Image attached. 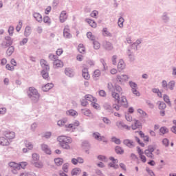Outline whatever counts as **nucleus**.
Masks as SVG:
<instances>
[{
	"label": "nucleus",
	"mask_w": 176,
	"mask_h": 176,
	"mask_svg": "<svg viewBox=\"0 0 176 176\" xmlns=\"http://www.w3.org/2000/svg\"><path fill=\"white\" fill-rule=\"evenodd\" d=\"M25 36H30L31 35V27L27 26L24 32Z\"/></svg>",
	"instance_id": "72a5a7b5"
},
{
	"label": "nucleus",
	"mask_w": 176,
	"mask_h": 176,
	"mask_svg": "<svg viewBox=\"0 0 176 176\" xmlns=\"http://www.w3.org/2000/svg\"><path fill=\"white\" fill-rule=\"evenodd\" d=\"M69 167V164L65 163L63 166V170L65 173H68V168Z\"/></svg>",
	"instance_id": "8fccbe9b"
},
{
	"label": "nucleus",
	"mask_w": 176,
	"mask_h": 176,
	"mask_svg": "<svg viewBox=\"0 0 176 176\" xmlns=\"http://www.w3.org/2000/svg\"><path fill=\"white\" fill-rule=\"evenodd\" d=\"M33 164L34 167H36L37 168H42V167H43V164L41 162H33Z\"/></svg>",
	"instance_id": "c03bdc74"
},
{
	"label": "nucleus",
	"mask_w": 176,
	"mask_h": 176,
	"mask_svg": "<svg viewBox=\"0 0 176 176\" xmlns=\"http://www.w3.org/2000/svg\"><path fill=\"white\" fill-rule=\"evenodd\" d=\"M163 98H164V101H165L166 104H168V105L171 107V101H170V97H168V96L167 95H164Z\"/></svg>",
	"instance_id": "c9c22d12"
},
{
	"label": "nucleus",
	"mask_w": 176,
	"mask_h": 176,
	"mask_svg": "<svg viewBox=\"0 0 176 176\" xmlns=\"http://www.w3.org/2000/svg\"><path fill=\"white\" fill-rule=\"evenodd\" d=\"M91 105L95 109H100V104H98L97 102H94L93 103L91 104Z\"/></svg>",
	"instance_id": "bf43d9fd"
},
{
	"label": "nucleus",
	"mask_w": 176,
	"mask_h": 176,
	"mask_svg": "<svg viewBox=\"0 0 176 176\" xmlns=\"http://www.w3.org/2000/svg\"><path fill=\"white\" fill-rule=\"evenodd\" d=\"M68 122V120H67L66 118H64L63 120H60L58 121L57 124L58 126H59L60 127H63L65 126H68V124H67V123Z\"/></svg>",
	"instance_id": "aec40b11"
},
{
	"label": "nucleus",
	"mask_w": 176,
	"mask_h": 176,
	"mask_svg": "<svg viewBox=\"0 0 176 176\" xmlns=\"http://www.w3.org/2000/svg\"><path fill=\"white\" fill-rule=\"evenodd\" d=\"M139 135H140L141 138H143L144 142H149V136L145 135V133L142 131H138Z\"/></svg>",
	"instance_id": "412c9836"
},
{
	"label": "nucleus",
	"mask_w": 176,
	"mask_h": 176,
	"mask_svg": "<svg viewBox=\"0 0 176 176\" xmlns=\"http://www.w3.org/2000/svg\"><path fill=\"white\" fill-rule=\"evenodd\" d=\"M21 27H23V22L19 21V24L17 25V26L16 28V30L18 32L20 31V30H21Z\"/></svg>",
	"instance_id": "e2e57ef3"
},
{
	"label": "nucleus",
	"mask_w": 176,
	"mask_h": 176,
	"mask_svg": "<svg viewBox=\"0 0 176 176\" xmlns=\"http://www.w3.org/2000/svg\"><path fill=\"white\" fill-rule=\"evenodd\" d=\"M116 153H119L120 155L124 153V151L123 150V148H122V147H120L119 146H117L116 147Z\"/></svg>",
	"instance_id": "4c0bfd02"
},
{
	"label": "nucleus",
	"mask_w": 176,
	"mask_h": 176,
	"mask_svg": "<svg viewBox=\"0 0 176 176\" xmlns=\"http://www.w3.org/2000/svg\"><path fill=\"white\" fill-rule=\"evenodd\" d=\"M93 137L98 141H102V142H108V140L105 137L100 135L99 133H95L93 134Z\"/></svg>",
	"instance_id": "6e6552de"
},
{
	"label": "nucleus",
	"mask_w": 176,
	"mask_h": 176,
	"mask_svg": "<svg viewBox=\"0 0 176 176\" xmlns=\"http://www.w3.org/2000/svg\"><path fill=\"white\" fill-rule=\"evenodd\" d=\"M13 52H14V47H10L8 50H7V54L8 56H12L13 54Z\"/></svg>",
	"instance_id": "de8ad7c7"
},
{
	"label": "nucleus",
	"mask_w": 176,
	"mask_h": 176,
	"mask_svg": "<svg viewBox=\"0 0 176 176\" xmlns=\"http://www.w3.org/2000/svg\"><path fill=\"white\" fill-rule=\"evenodd\" d=\"M81 111L86 116H90V115H91V111L89 109H82Z\"/></svg>",
	"instance_id": "09e8293b"
},
{
	"label": "nucleus",
	"mask_w": 176,
	"mask_h": 176,
	"mask_svg": "<svg viewBox=\"0 0 176 176\" xmlns=\"http://www.w3.org/2000/svg\"><path fill=\"white\" fill-rule=\"evenodd\" d=\"M87 36L89 39H91V41H94V36H93V33H91V32H87Z\"/></svg>",
	"instance_id": "13d9d810"
},
{
	"label": "nucleus",
	"mask_w": 176,
	"mask_h": 176,
	"mask_svg": "<svg viewBox=\"0 0 176 176\" xmlns=\"http://www.w3.org/2000/svg\"><path fill=\"white\" fill-rule=\"evenodd\" d=\"M53 86H54L53 83H47L43 87H42V90L43 91H49L50 89H53Z\"/></svg>",
	"instance_id": "4be33fe9"
},
{
	"label": "nucleus",
	"mask_w": 176,
	"mask_h": 176,
	"mask_svg": "<svg viewBox=\"0 0 176 176\" xmlns=\"http://www.w3.org/2000/svg\"><path fill=\"white\" fill-rule=\"evenodd\" d=\"M160 131L162 134H167L168 133V129L166 126H162L160 128Z\"/></svg>",
	"instance_id": "37998d69"
},
{
	"label": "nucleus",
	"mask_w": 176,
	"mask_h": 176,
	"mask_svg": "<svg viewBox=\"0 0 176 176\" xmlns=\"http://www.w3.org/2000/svg\"><path fill=\"white\" fill-rule=\"evenodd\" d=\"M54 163L56 166H62L64 163V160L63 158H55Z\"/></svg>",
	"instance_id": "c85d7f7f"
},
{
	"label": "nucleus",
	"mask_w": 176,
	"mask_h": 176,
	"mask_svg": "<svg viewBox=\"0 0 176 176\" xmlns=\"http://www.w3.org/2000/svg\"><path fill=\"white\" fill-rule=\"evenodd\" d=\"M42 76L43 79H45V80H50V77L49 76V73L43 70L42 71Z\"/></svg>",
	"instance_id": "7c9ffc66"
},
{
	"label": "nucleus",
	"mask_w": 176,
	"mask_h": 176,
	"mask_svg": "<svg viewBox=\"0 0 176 176\" xmlns=\"http://www.w3.org/2000/svg\"><path fill=\"white\" fill-rule=\"evenodd\" d=\"M85 100L87 101H89V102L94 103L97 102V98H96L93 95L91 94H87L85 96Z\"/></svg>",
	"instance_id": "9d476101"
},
{
	"label": "nucleus",
	"mask_w": 176,
	"mask_h": 176,
	"mask_svg": "<svg viewBox=\"0 0 176 176\" xmlns=\"http://www.w3.org/2000/svg\"><path fill=\"white\" fill-rule=\"evenodd\" d=\"M159 109H161V111H164L166 107V103L162 102H159Z\"/></svg>",
	"instance_id": "a18cd8bd"
},
{
	"label": "nucleus",
	"mask_w": 176,
	"mask_h": 176,
	"mask_svg": "<svg viewBox=\"0 0 176 176\" xmlns=\"http://www.w3.org/2000/svg\"><path fill=\"white\" fill-rule=\"evenodd\" d=\"M33 16L38 21V23H42L43 21V18L42 17V14L38 12H34L33 14Z\"/></svg>",
	"instance_id": "2eb2a0df"
},
{
	"label": "nucleus",
	"mask_w": 176,
	"mask_h": 176,
	"mask_svg": "<svg viewBox=\"0 0 176 176\" xmlns=\"http://www.w3.org/2000/svg\"><path fill=\"white\" fill-rule=\"evenodd\" d=\"M54 67H55V68H61L64 67V63L59 59L56 60L54 61Z\"/></svg>",
	"instance_id": "f3484780"
},
{
	"label": "nucleus",
	"mask_w": 176,
	"mask_h": 176,
	"mask_svg": "<svg viewBox=\"0 0 176 176\" xmlns=\"http://www.w3.org/2000/svg\"><path fill=\"white\" fill-rule=\"evenodd\" d=\"M132 130H137V129L141 127V122L137 120H135V122L131 125Z\"/></svg>",
	"instance_id": "a878e982"
},
{
	"label": "nucleus",
	"mask_w": 176,
	"mask_h": 176,
	"mask_svg": "<svg viewBox=\"0 0 176 176\" xmlns=\"http://www.w3.org/2000/svg\"><path fill=\"white\" fill-rule=\"evenodd\" d=\"M41 65L43 69H45V71H49L50 69V67L49 66L47 61L44 59L41 60Z\"/></svg>",
	"instance_id": "dca6fc26"
},
{
	"label": "nucleus",
	"mask_w": 176,
	"mask_h": 176,
	"mask_svg": "<svg viewBox=\"0 0 176 176\" xmlns=\"http://www.w3.org/2000/svg\"><path fill=\"white\" fill-rule=\"evenodd\" d=\"M123 142L124 145H126V146H129V148H133V146H134V142L129 139L124 140Z\"/></svg>",
	"instance_id": "bb28decb"
},
{
	"label": "nucleus",
	"mask_w": 176,
	"mask_h": 176,
	"mask_svg": "<svg viewBox=\"0 0 176 176\" xmlns=\"http://www.w3.org/2000/svg\"><path fill=\"white\" fill-rule=\"evenodd\" d=\"M63 53H64V50L62 48H58L56 52V56H61Z\"/></svg>",
	"instance_id": "052dcab7"
},
{
	"label": "nucleus",
	"mask_w": 176,
	"mask_h": 176,
	"mask_svg": "<svg viewBox=\"0 0 176 176\" xmlns=\"http://www.w3.org/2000/svg\"><path fill=\"white\" fill-rule=\"evenodd\" d=\"M43 23H45V24H47V25H51L52 24V19H50V17H49L48 16H45L43 17Z\"/></svg>",
	"instance_id": "cd10ccee"
},
{
	"label": "nucleus",
	"mask_w": 176,
	"mask_h": 176,
	"mask_svg": "<svg viewBox=\"0 0 176 176\" xmlns=\"http://www.w3.org/2000/svg\"><path fill=\"white\" fill-rule=\"evenodd\" d=\"M116 126L118 127V129H125L126 130H130V126L124 124V123H123L122 121L117 122Z\"/></svg>",
	"instance_id": "4468645a"
},
{
	"label": "nucleus",
	"mask_w": 176,
	"mask_h": 176,
	"mask_svg": "<svg viewBox=\"0 0 176 176\" xmlns=\"http://www.w3.org/2000/svg\"><path fill=\"white\" fill-rule=\"evenodd\" d=\"M57 140L61 148L63 149H71V146H69V144L72 143V139L71 138L61 135L58 137Z\"/></svg>",
	"instance_id": "f257e3e1"
},
{
	"label": "nucleus",
	"mask_w": 176,
	"mask_h": 176,
	"mask_svg": "<svg viewBox=\"0 0 176 176\" xmlns=\"http://www.w3.org/2000/svg\"><path fill=\"white\" fill-rule=\"evenodd\" d=\"M63 36L67 39H70V38H72V34H71V30L69 29V26H65V28L63 30Z\"/></svg>",
	"instance_id": "20e7f679"
},
{
	"label": "nucleus",
	"mask_w": 176,
	"mask_h": 176,
	"mask_svg": "<svg viewBox=\"0 0 176 176\" xmlns=\"http://www.w3.org/2000/svg\"><path fill=\"white\" fill-rule=\"evenodd\" d=\"M8 165L11 168H12V173L14 174H17L16 170H20V165H19L18 163H16L14 162H10Z\"/></svg>",
	"instance_id": "39448f33"
},
{
	"label": "nucleus",
	"mask_w": 176,
	"mask_h": 176,
	"mask_svg": "<svg viewBox=\"0 0 176 176\" xmlns=\"http://www.w3.org/2000/svg\"><path fill=\"white\" fill-rule=\"evenodd\" d=\"M4 135L8 140H13L16 137V133L13 131H6L4 132Z\"/></svg>",
	"instance_id": "0eeeda50"
},
{
	"label": "nucleus",
	"mask_w": 176,
	"mask_h": 176,
	"mask_svg": "<svg viewBox=\"0 0 176 176\" xmlns=\"http://www.w3.org/2000/svg\"><path fill=\"white\" fill-rule=\"evenodd\" d=\"M101 76V70L96 69L92 74L93 79H97V78H100Z\"/></svg>",
	"instance_id": "5701e85b"
},
{
	"label": "nucleus",
	"mask_w": 176,
	"mask_h": 176,
	"mask_svg": "<svg viewBox=\"0 0 176 176\" xmlns=\"http://www.w3.org/2000/svg\"><path fill=\"white\" fill-rule=\"evenodd\" d=\"M67 19L68 15L67 14V11H62L59 16L60 23H65Z\"/></svg>",
	"instance_id": "1a4fd4ad"
},
{
	"label": "nucleus",
	"mask_w": 176,
	"mask_h": 176,
	"mask_svg": "<svg viewBox=\"0 0 176 176\" xmlns=\"http://www.w3.org/2000/svg\"><path fill=\"white\" fill-rule=\"evenodd\" d=\"M49 58H50V60H52V61H56V60H58V56H57V55H54L53 54H50Z\"/></svg>",
	"instance_id": "a19ab883"
},
{
	"label": "nucleus",
	"mask_w": 176,
	"mask_h": 176,
	"mask_svg": "<svg viewBox=\"0 0 176 176\" xmlns=\"http://www.w3.org/2000/svg\"><path fill=\"white\" fill-rule=\"evenodd\" d=\"M104 46L108 50H111V49H112V45L109 42H105Z\"/></svg>",
	"instance_id": "3c124183"
},
{
	"label": "nucleus",
	"mask_w": 176,
	"mask_h": 176,
	"mask_svg": "<svg viewBox=\"0 0 176 176\" xmlns=\"http://www.w3.org/2000/svg\"><path fill=\"white\" fill-rule=\"evenodd\" d=\"M6 69H8V71H14V67L10 66L9 64H7V65H6Z\"/></svg>",
	"instance_id": "774afa93"
},
{
	"label": "nucleus",
	"mask_w": 176,
	"mask_h": 176,
	"mask_svg": "<svg viewBox=\"0 0 176 176\" xmlns=\"http://www.w3.org/2000/svg\"><path fill=\"white\" fill-rule=\"evenodd\" d=\"M144 153H145L146 156H147V157H150V159L153 158V153L152 152H151L150 151L145 150Z\"/></svg>",
	"instance_id": "ea45409f"
},
{
	"label": "nucleus",
	"mask_w": 176,
	"mask_h": 176,
	"mask_svg": "<svg viewBox=\"0 0 176 176\" xmlns=\"http://www.w3.org/2000/svg\"><path fill=\"white\" fill-rule=\"evenodd\" d=\"M117 80L119 82H126V80H129V76L127 75H118L117 76Z\"/></svg>",
	"instance_id": "6ab92c4d"
},
{
	"label": "nucleus",
	"mask_w": 176,
	"mask_h": 176,
	"mask_svg": "<svg viewBox=\"0 0 176 176\" xmlns=\"http://www.w3.org/2000/svg\"><path fill=\"white\" fill-rule=\"evenodd\" d=\"M78 126H79V121H76L72 124L65 125V129H67L68 130H71L72 131H74L76 129V127H78Z\"/></svg>",
	"instance_id": "423d86ee"
},
{
	"label": "nucleus",
	"mask_w": 176,
	"mask_h": 176,
	"mask_svg": "<svg viewBox=\"0 0 176 176\" xmlns=\"http://www.w3.org/2000/svg\"><path fill=\"white\" fill-rule=\"evenodd\" d=\"M28 165V164L25 162L19 163V170H21V168H25V167H27Z\"/></svg>",
	"instance_id": "603ef678"
},
{
	"label": "nucleus",
	"mask_w": 176,
	"mask_h": 176,
	"mask_svg": "<svg viewBox=\"0 0 176 176\" xmlns=\"http://www.w3.org/2000/svg\"><path fill=\"white\" fill-rule=\"evenodd\" d=\"M124 23V19H123L122 17L119 18L118 24L120 28H123Z\"/></svg>",
	"instance_id": "58836bf2"
},
{
	"label": "nucleus",
	"mask_w": 176,
	"mask_h": 176,
	"mask_svg": "<svg viewBox=\"0 0 176 176\" xmlns=\"http://www.w3.org/2000/svg\"><path fill=\"white\" fill-rule=\"evenodd\" d=\"M112 97L115 98V100H117V101H119V94L116 92H113Z\"/></svg>",
	"instance_id": "680f3d73"
},
{
	"label": "nucleus",
	"mask_w": 176,
	"mask_h": 176,
	"mask_svg": "<svg viewBox=\"0 0 176 176\" xmlns=\"http://www.w3.org/2000/svg\"><path fill=\"white\" fill-rule=\"evenodd\" d=\"M41 149L47 155L52 154V150H50V148H49V146H47V144H41Z\"/></svg>",
	"instance_id": "9b49d317"
},
{
	"label": "nucleus",
	"mask_w": 176,
	"mask_h": 176,
	"mask_svg": "<svg viewBox=\"0 0 176 176\" xmlns=\"http://www.w3.org/2000/svg\"><path fill=\"white\" fill-rule=\"evenodd\" d=\"M162 144L163 145H164V146H167L168 145H169L170 143L168 142V139L167 138L163 139Z\"/></svg>",
	"instance_id": "338daca9"
},
{
	"label": "nucleus",
	"mask_w": 176,
	"mask_h": 176,
	"mask_svg": "<svg viewBox=\"0 0 176 176\" xmlns=\"http://www.w3.org/2000/svg\"><path fill=\"white\" fill-rule=\"evenodd\" d=\"M86 21L91 27H92V28H97V23L93 19H86Z\"/></svg>",
	"instance_id": "b1692460"
},
{
	"label": "nucleus",
	"mask_w": 176,
	"mask_h": 176,
	"mask_svg": "<svg viewBox=\"0 0 176 176\" xmlns=\"http://www.w3.org/2000/svg\"><path fill=\"white\" fill-rule=\"evenodd\" d=\"M97 16H98V11H97V10H94L91 13V17L96 18V17H97Z\"/></svg>",
	"instance_id": "0e129e2a"
},
{
	"label": "nucleus",
	"mask_w": 176,
	"mask_h": 176,
	"mask_svg": "<svg viewBox=\"0 0 176 176\" xmlns=\"http://www.w3.org/2000/svg\"><path fill=\"white\" fill-rule=\"evenodd\" d=\"M67 115H69L70 116H76L78 115V112L74 109H70L66 112Z\"/></svg>",
	"instance_id": "473e14b6"
},
{
	"label": "nucleus",
	"mask_w": 176,
	"mask_h": 176,
	"mask_svg": "<svg viewBox=\"0 0 176 176\" xmlns=\"http://www.w3.org/2000/svg\"><path fill=\"white\" fill-rule=\"evenodd\" d=\"M65 75L69 77L74 76V72L72 71V69H69V68L65 69Z\"/></svg>",
	"instance_id": "2f4dec72"
},
{
	"label": "nucleus",
	"mask_w": 176,
	"mask_h": 176,
	"mask_svg": "<svg viewBox=\"0 0 176 176\" xmlns=\"http://www.w3.org/2000/svg\"><path fill=\"white\" fill-rule=\"evenodd\" d=\"M118 69L120 72V71H123L124 68H126V63H124V61L122 59H120L118 64Z\"/></svg>",
	"instance_id": "ddd939ff"
},
{
	"label": "nucleus",
	"mask_w": 176,
	"mask_h": 176,
	"mask_svg": "<svg viewBox=\"0 0 176 176\" xmlns=\"http://www.w3.org/2000/svg\"><path fill=\"white\" fill-rule=\"evenodd\" d=\"M139 157L142 163H146V157H145L144 154H140V155H139Z\"/></svg>",
	"instance_id": "6e6d98bb"
},
{
	"label": "nucleus",
	"mask_w": 176,
	"mask_h": 176,
	"mask_svg": "<svg viewBox=\"0 0 176 176\" xmlns=\"http://www.w3.org/2000/svg\"><path fill=\"white\" fill-rule=\"evenodd\" d=\"M10 144V143L8 139L5 138L4 137L0 138V145H2L3 146H8V145Z\"/></svg>",
	"instance_id": "a211bd4d"
},
{
	"label": "nucleus",
	"mask_w": 176,
	"mask_h": 176,
	"mask_svg": "<svg viewBox=\"0 0 176 176\" xmlns=\"http://www.w3.org/2000/svg\"><path fill=\"white\" fill-rule=\"evenodd\" d=\"M109 160L113 162L109 164V167H112L115 170L119 168V165L118 164V163H119V161L118 160L115 159L113 157H110Z\"/></svg>",
	"instance_id": "7ed1b4c3"
},
{
	"label": "nucleus",
	"mask_w": 176,
	"mask_h": 176,
	"mask_svg": "<svg viewBox=\"0 0 176 176\" xmlns=\"http://www.w3.org/2000/svg\"><path fill=\"white\" fill-rule=\"evenodd\" d=\"M138 112L141 116H143V118L148 117V114L141 109H138Z\"/></svg>",
	"instance_id": "79ce46f5"
},
{
	"label": "nucleus",
	"mask_w": 176,
	"mask_h": 176,
	"mask_svg": "<svg viewBox=\"0 0 176 176\" xmlns=\"http://www.w3.org/2000/svg\"><path fill=\"white\" fill-rule=\"evenodd\" d=\"M32 163H34L36 162H38V160H39V155L36 153H34L32 155Z\"/></svg>",
	"instance_id": "49530a36"
},
{
	"label": "nucleus",
	"mask_w": 176,
	"mask_h": 176,
	"mask_svg": "<svg viewBox=\"0 0 176 176\" xmlns=\"http://www.w3.org/2000/svg\"><path fill=\"white\" fill-rule=\"evenodd\" d=\"M103 35H104V36H111V33L109 32H108V29L107 28H103Z\"/></svg>",
	"instance_id": "4d7b16f0"
},
{
	"label": "nucleus",
	"mask_w": 176,
	"mask_h": 176,
	"mask_svg": "<svg viewBox=\"0 0 176 176\" xmlns=\"http://www.w3.org/2000/svg\"><path fill=\"white\" fill-rule=\"evenodd\" d=\"M82 77L84 79H86V80H89L90 79V74H89V69L86 67L82 69Z\"/></svg>",
	"instance_id": "f8f14e48"
},
{
	"label": "nucleus",
	"mask_w": 176,
	"mask_h": 176,
	"mask_svg": "<svg viewBox=\"0 0 176 176\" xmlns=\"http://www.w3.org/2000/svg\"><path fill=\"white\" fill-rule=\"evenodd\" d=\"M112 142H115V144H117L118 145L120 144V139H118L116 137H113L111 138Z\"/></svg>",
	"instance_id": "5fc2aeb1"
},
{
	"label": "nucleus",
	"mask_w": 176,
	"mask_h": 176,
	"mask_svg": "<svg viewBox=\"0 0 176 176\" xmlns=\"http://www.w3.org/2000/svg\"><path fill=\"white\" fill-rule=\"evenodd\" d=\"M78 50L80 53H85L86 48L83 45V44H79L78 47Z\"/></svg>",
	"instance_id": "f704fd0d"
},
{
	"label": "nucleus",
	"mask_w": 176,
	"mask_h": 176,
	"mask_svg": "<svg viewBox=\"0 0 176 176\" xmlns=\"http://www.w3.org/2000/svg\"><path fill=\"white\" fill-rule=\"evenodd\" d=\"M25 145L28 149H32L34 148V145L32 144V143H31L28 140H26L25 142Z\"/></svg>",
	"instance_id": "e433bc0d"
},
{
	"label": "nucleus",
	"mask_w": 176,
	"mask_h": 176,
	"mask_svg": "<svg viewBox=\"0 0 176 176\" xmlns=\"http://www.w3.org/2000/svg\"><path fill=\"white\" fill-rule=\"evenodd\" d=\"M28 97L32 100V101H38L39 100V93L34 87H30L29 91L28 92Z\"/></svg>",
	"instance_id": "f03ea898"
},
{
	"label": "nucleus",
	"mask_w": 176,
	"mask_h": 176,
	"mask_svg": "<svg viewBox=\"0 0 176 176\" xmlns=\"http://www.w3.org/2000/svg\"><path fill=\"white\" fill-rule=\"evenodd\" d=\"M94 47L96 50H98V48L100 47V43H98V41H94Z\"/></svg>",
	"instance_id": "69168bd1"
},
{
	"label": "nucleus",
	"mask_w": 176,
	"mask_h": 176,
	"mask_svg": "<svg viewBox=\"0 0 176 176\" xmlns=\"http://www.w3.org/2000/svg\"><path fill=\"white\" fill-rule=\"evenodd\" d=\"M175 86V82L174 81H170L168 85V89H170V90H173Z\"/></svg>",
	"instance_id": "864d4df0"
},
{
	"label": "nucleus",
	"mask_w": 176,
	"mask_h": 176,
	"mask_svg": "<svg viewBox=\"0 0 176 176\" xmlns=\"http://www.w3.org/2000/svg\"><path fill=\"white\" fill-rule=\"evenodd\" d=\"M118 103L119 105H126L127 104V98L125 96H122L118 100Z\"/></svg>",
	"instance_id": "393cba45"
},
{
	"label": "nucleus",
	"mask_w": 176,
	"mask_h": 176,
	"mask_svg": "<svg viewBox=\"0 0 176 176\" xmlns=\"http://www.w3.org/2000/svg\"><path fill=\"white\" fill-rule=\"evenodd\" d=\"M82 173V170L79 168H75L72 170V175H79Z\"/></svg>",
	"instance_id": "c756f323"
}]
</instances>
